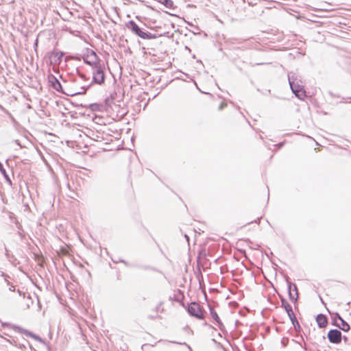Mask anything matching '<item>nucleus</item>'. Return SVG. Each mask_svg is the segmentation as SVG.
Wrapping results in <instances>:
<instances>
[{"instance_id":"f257e3e1","label":"nucleus","mask_w":351,"mask_h":351,"mask_svg":"<svg viewBox=\"0 0 351 351\" xmlns=\"http://www.w3.org/2000/svg\"><path fill=\"white\" fill-rule=\"evenodd\" d=\"M288 80L294 95L298 99H303L306 97V91L300 77L295 73L291 71L288 73Z\"/></svg>"},{"instance_id":"f03ea898","label":"nucleus","mask_w":351,"mask_h":351,"mask_svg":"<svg viewBox=\"0 0 351 351\" xmlns=\"http://www.w3.org/2000/svg\"><path fill=\"white\" fill-rule=\"evenodd\" d=\"M48 81H49V83L50 84L51 86L53 89H55L56 91L62 93H64L67 95H71V96H73V95H79V94H84L86 92L87 89L91 85V83L88 85L84 84L80 87V90H79V91L73 92V93H66L63 90L61 83L60 82V81L58 80V78L55 75H53L52 74L49 75L48 76Z\"/></svg>"},{"instance_id":"7ed1b4c3","label":"nucleus","mask_w":351,"mask_h":351,"mask_svg":"<svg viewBox=\"0 0 351 351\" xmlns=\"http://www.w3.org/2000/svg\"><path fill=\"white\" fill-rule=\"evenodd\" d=\"M105 65L104 62L98 63L97 65L92 67L93 81L91 83H95L101 85L105 82L104 74Z\"/></svg>"},{"instance_id":"20e7f679","label":"nucleus","mask_w":351,"mask_h":351,"mask_svg":"<svg viewBox=\"0 0 351 351\" xmlns=\"http://www.w3.org/2000/svg\"><path fill=\"white\" fill-rule=\"evenodd\" d=\"M280 302L281 306L285 308L295 329L297 330V328H300V326L299 322L294 315L291 306L288 303L287 300L282 297L280 298Z\"/></svg>"},{"instance_id":"39448f33","label":"nucleus","mask_w":351,"mask_h":351,"mask_svg":"<svg viewBox=\"0 0 351 351\" xmlns=\"http://www.w3.org/2000/svg\"><path fill=\"white\" fill-rule=\"evenodd\" d=\"M187 312L191 315L198 319H204V313L197 302H193L188 305Z\"/></svg>"},{"instance_id":"423d86ee","label":"nucleus","mask_w":351,"mask_h":351,"mask_svg":"<svg viewBox=\"0 0 351 351\" xmlns=\"http://www.w3.org/2000/svg\"><path fill=\"white\" fill-rule=\"evenodd\" d=\"M84 62L92 67L101 63L103 61L97 56L96 53L93 50L88 51L86 55L83 56Z\"/></svg>"},{"instance_id":"0eeeda50","label":"nucleus","mask_w":351,"mask_h":351,"mask_svg":"<svg viewBox=\"0 0 351 351\" xmlns=\"http://www.w3.org/2000/svg\"><path fill=\"white\" fill-rule=\"evenodd\" d=\"M286 282L288 286V294L289 299L291 301L296 302L298 298L297 286L289 281V278L288 276L286 277Z\"/></svg>"},{"instance_id":"6e6552de","label":"nucleus","mask_w":351,"mask_h":351,"mask_svg":"<svg viewBox=\"0 0 351 351\" xmlns=\"http://www.w3.org/2000/svg\"><path fill=\"white\" fill-rule=\"evenodd\" d=\"M328 339L332 343L339 344L342 339L341 332L337 329H331L328 332Z\"/></svg>"},{"instance_id":"1a4fd4ad","label":"nucleus","mask_w":351,"mask_h":351,"mask_svg":"<svg viewBox=\"0 0 351 351\" xmlns=\"http://www.w3.org/2000/svg\"><path fill=\"white\" fill-rule=\"evenodd\" d=\"M126 27L130 29L133 34L138 36V37H143L144 34V31L132 20L129 21L125 24Z\"/></svg>"},{"instance_id":"9d476101","label":"nucleus","mask_w":351,"mask_h":351,"mask_svg":"<svg viewBox=\"0 0 351 351\" xmlns=\"http://www.w3.org/2000/svg\"><path fill=\"white\" fill-rule=\"evenodd\" d=\"M14 328L15 330H17L18 332H21V333H23L24 335H25L27 337H30L33 339H34L35 340L42 343H45V341L41 338L38 335L27 330H25L23 328H21L19 326H14Z\"/></svg>"},{"instance_id":"9b49d317","label":"nucleus","mask_w":351,"mask_h":351,"mask_svg":"<svg viewBox=\"0 0 351 351\" xmlns=\"http://www.w3.org/2000/svg\"><path fill=\"white\" fill-rule=\"evenodd\" d=\"M208 307H209L210 313L211 315V317L216 322L217 325L219 327V328L221 330H223V329L224 328V326H223V323L221 322L218 314L217 313V312L215 311L214 308L212 306L208 305Z\"/></svg>"},{"instance_id":"f8f14e48","label":"nucleus","mask_w":351,"mask_h":351,"mask_svg":"<svg viewBox=\"0 0 351 351\" xmlns=\"http://www.w3.org/2000/svg\"><path fill=\"white\" fill-rule=\"evenodd\" d=\"M316 322L319 328H324L328 324V319L326 315L319 314L316 317Z\"/></svg>"},{"instance_id":"ddd939ff","label":"nucleus","mask_w":351,"mask_h":351,"mask_svg":"<svg viewBox=\"0 0 351 351\" xmlns=\"http://www.w3.org/2000/svg\"><path fill=\"white\" fill-rule=\"evenodd\" d=\"M0 172L4 177L5 181L9 184H12L11 179L10 178L9 176L8 175L6 170L5 169L3 164L0 162Z\"/></svg>"},{"instance_id":"4468645a","label":"nucleus","mask_w":351,"mask_h":351,"mask_svg":"<svg viewBox=\"0 0 351 351\" xmlns=\"http://www.w3.org/2000/svg\"><path fill=\"white\" fill-rule=\"evenodd\" d=\"M64 53L62 51L54 50L51 52V58H53L55 61H61L62 57Z\"/></svg>"},{"instance_id":"2eb2a0df","label":"nucleus","mask_w":351,"mask_h":351,"mask_svg":"<svg viewBox=\"0 0 351 351\" xmlns=\"http://www.w3.org/2000/svg\"><path fill=\"white\" fill-rule=\"evenodd\" d=\"M341 325H337L341 330L343 331H348L350 330L349 324L343 319L340 320Z\"/></svg>"},{"instance_id":"dca6fc26","label":"nucleus","mask_w":351,"mask_h":351,"mask_svg":"<svg viewBox=\"0 0 351 351\" xmlns=\"http://www.w3.org/2000/svg\"><path fill=\"white\" fill-rule=\"evenodd\" d=\"M158 1L167 8H173V2L172 0H158Z\"/></svg>"},{"instance_id":"f3484780","label":"nucleus","mask_w":351,"mask_h":351,"mask_svg":"<svg viewBox=\"0 0 351 351\" xmlns=\"http://www.w3.org/2000/svg\"><path fill=\"white\" fill-rule=\"evenodd\" d=\"M157 38V36L154 34H152L150 32H145L143 35V37L142 38L143 39H155Z\"/></svg>"},{"instance_id":"a211bd4d","label":"nucleus","mask_w":351,"mask_h":351,"mask_svg":"<svg viewBox=\"0 0 351 351\" xmlns=\"http://www.w3.org/2000/svg\"><path fill=\"white\" fill-rule=\"evenodd\" d=\"M77 73H78V75L79 77L83 80L84 81H88V77H86V75L82 73H80L79 71H77Z\"/></svg>"},{"instance_id":"6ab92c4d","label":"nucleus","mask_w":351,"mask_h":351,"mask_svg":"<svg viewBox=\"0 0 351 351\" xmlns=\"http://www.w3.org/2000/svg\"><path fill=\"white\" fill-rule=\"evenodd\" d=\"M141 269H145V270H153V271H156L155 268L151 267V266H148V265H145V266H142L141 267Z\"/></svg>"},{"instance_id":"aec40b11","label":"nucleus","mask_w":351,"mask_h":351,"mask_svg":"<svg viewBox=\"0 0 351 351\" xmlns=\"http://www.w3.org/2000/svg\"><path fill=\"white\" fill-rule=\"evenodd\" d=\"M334 319H335V320H337V319L341 320V319H343V318L341 317V315L338 313H335Z\"/></svg>"},{"instance_id":"412c9836","label":"nucleus","mask_w":351,"mask_h":351,"mask_svg":"<svg viewBox=\"0 0 351 351\" xmlns=\"http://www.w3.org/2000/svg\"><path fill=\"white\" fill-rule=\"evenodd\" d=\"M226 105H227V104H226V103H225V102H222V103L219 105V110H223V108H224L225 106H226Z\"/></svg>"},{"instance_id":"4be33fe9","label":"nucleus","mask_w":351,"mask_h":351,"mask_svg":"<svg viewBox=\"0 0 351 351\" xmlns=\"http://www.w3.org/2000/svg\"><path fill=\"white\" fill-rule=\"evenodd\" d=\"M115 263H118V262H121V263H124L125 265H128V263L125 261L123 260V259H119V261H114Z\"/></svg>"},{"instance_id":"5701e85b","label":"nucleus","mask_w":351,"mask_h":351,"mask_svg":"<svg viewBox=\"0 0 351 351\" xmlns=\"http://www.w3.org/2000/svg\"><path fill=\"white\" fill-rule=\"evenodd\" d=\"M285 341L287 342L288 341V339H285L283 338L282 340V343L283 345V346H287V343H285Z\"/></svg>"},{"instance_id":"b1692460","label":"nucleus","mask_w":351,"mask_h":351,"mask_svg":"<svg viewBox=\"0 0 351 351\" xmlns=\"http://www.w3.org/2000/svg\"><path fill=\"white\" fill-rule=\"evenodd\" d=\"M9 289L11 291H15V287H14V286L11 285L10 287L9 288Z\"/></svg>"},{"instance_id":"393cba45","label":"nucleus","mask_w":351,"mask_h":351,"mask_svg":"<svg viewBox=\"0 0 351 351\" xmlns=\"http://www.w3.org/2000/svg\"><path fill=\"white\" fill-rule=\"evenodd\" d=\"M19 347L21 348V349H25V345H19Z\"/></svg>"},{"instance_id":"a878e982","label":"nucleus","mask_w":351,"mask_h":351,"mask_svg":"<svg viewBox=\"0 0 351 351\" xmlns=\"http://www.w3.org/2000/svg\"><path fill=\"white\" fill-rule=\"evenodd\" d=\"M184 237L186 238V241L189 242V237L187 234H185L184 235Z\"/></svg>"},{"instance_id":"bb28decb","label":"nucleus","mask_w":351,"mask_h":351,"mask_svg":"<svg viewBox=\"0 0 351 351\" xmlns=\"http://www.w3.org/2000/svg\"><path fill=\"white\" fill-rule=\"evenodd\" d=\"M162 304V302H160L158 306H157L156 309H158L161 305Z\"/></svg>"},{"instance_id":"cd10ccee","label":"nucleus","mask_w":351,"mask_h":351,"mask_svg":"<svg viewBox=\"0 0 351 351\" xmlns=\"http://www.w3.org/2000/svg\"><path fill=\"white\" fill-rule=\"evenodd\" d=\"M15 142L17 145H20L19 141L18 140H16Z\"/></svg>"},{"instance_id":"c85d7f7f","label":"nucleus","mask_w":351,"mask_h":351,"mask_svg":"<svg viewBox=\"0 0 351 351\" xmlns=\"http://www.w3.org/2000/svg\"><path fill=\"white\" fill-rule=\"evenodd\" d=\"M262 64H263V63H256V64H255V65H262Z\"/></svg>"},{"instance_id":"c756f323","label":"nucleus","mask_w":351,"mask_h":351,"mask_svg":"<svg viewBox=\"0 0 351 351\" xmlns=\"http://www.w3.org/2000/svg\"><path fill=\"white\" fill-rule=\"evenodd\" d=\"M5 280L8 282V285H9V282L7 280V278H5Z\"/></svg>"},{"instance_id":"7c9ffc66","label":"nucleus","mask_w":351,"mask_h":351,"mask_svg":"<svg viewBox=\"0 0 351 351\" xmlns=\"http://www.w3.org/2000/svg\"><path fill=\"white\" fill-rule=\"evenodd\" d=\"M344 340L346 341L347 340V337H344Z\"/></svg>"},{"instance_id":"2f4dec72","label":"nucleus","mask_w":351,"mask_h":351,"mask_svg":"<svg viewBox=\"0 0 351 351\" xmlns=\"http://www.w3.org/2000/svg\"><path fill=\"white\" fill-rule=\"evenodd\" d=\"M292 293H294L293 287H292Z\"/></svg>"}]
</instances>
